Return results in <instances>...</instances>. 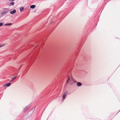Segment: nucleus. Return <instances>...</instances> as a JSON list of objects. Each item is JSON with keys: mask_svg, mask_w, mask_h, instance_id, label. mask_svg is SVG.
Returning a JSON list of instances; mask_svg holds the SVG:
<instances>
[{"mask_svg": "<svg viewBox=\"0 0 120 120\" xmlns=\"http://www.w3.org/2000/svg\"><path fill=\"white\" fill-rule=\"evenodd\" d=\"M67 94V91L65 92L63 94V101L65 99V97Z\"/></svg>", "mask_w": 120, "mask_h": 120, "instance_id": "3", "label": "nucleus"}, {"mask_svg": "<svg viewBox=\"0 0 120 120\" xmlns=\"http://www.w3.org/2000/svg\"><path fill=\"white\" fill-rule=\"evenodd\" d=\"M9 9L7 8H4L2 11L1 12L0 14L2 16H3L4 15L7 13L9 11Z\"/></svg>", "mask_w": 120, "mask_h": 120, "instance_id": "1", "label": "nucleus"}, {"mask_svg": "<svg viewBox=\"0 0 120 120\" xmlns=\"http://www.w3.org/2000/svg\"><path fill=\"white\" fill-rule=\"evenodd\" d=\"M11 85V83H6L4 85V86H10Z\"/></svg>", "mask_w": 120, "mask_h": 120, "instance_id": "4", "label": "nucleus"}, {"mask_svg": "<svg viewBox=\"0 0 120 120\" xmlns=\"http://www.w3.org/2000/svg\"><path fill=\"white\" fill-rule=\"evenodd\" d=\"M12 24L11 23H7L4 25L5 26H10Z\"/></svg>", "mask_w": 120, "mask_h": 120, "instance_id": "10", "label": "nucleus"}, {"mask_svg": "<svg viewBox=\"0 0 120 120\" xmlns=\"http://www.w3.org/2000/svg\"><path fill=\"white\" fill-rule=\"evenodd\" d=\"M35 7V6L34 5H31L30 6V8H34Z\"/></svg>", "mask_w": 120, "mask_h": 120, "instance_id": "11", "label": "nucleus"}, {"mask_svg": "<svg viewBox=\"0 0 120 120\" xmlns=\"http://www.w3.org/2000/svg\"><path fill=\"white\" fill-rule=\"evenodd\" d=\"M69 80H70V84L71 85H72L75 82L74 79L72 77L71 78L69 77H68V79L67 80L66 83H68L69 82Z\"/></svg>", "mask_w": 120, "mask_h": 120, "instance_id": "2", "label": "nucleus"}, {"mask_svg": "<svg viewBox=\"0 0 120 120\" xmlns=\"http://www.w3.org/2000/svg\"><path fill=\"white\" fill-rule=\"evenodd\" d=\"M29 108V107L28 106H27L24 109V110H26L27 109H28Z\"/></svg>", "mask_w": 120, "mask_h": 120, "instance_id": "13", "label": "nucleus"}, {"mask_svg": "<svg viewBox=\"0 0 120 120\" xmlns=\"http://www.w3.org/2000/svg\"><path fill=\"white\" fill-rule=\"evenodd\" d=\"M24 8L23 7H21L20 9V11L21 12L23 11L24 10Z\"/></svg>", "mask_w": 120, "mask_h": 120, "instance_id": "8", "label": "nucleus"}, {"mask_svg": "<svg viewBox=\"0 0 120 120\" xmlns=\"http://www.w3.org/2000/svg\"><path fill=\"white\" fill-rule=\"evenodd\" d=\"M9 1H14L15 0H9Z\"/></svg>", "mask_w": 120, "mask_h": 120, "instance_id": "15", "label": "nucleus"}, {"mask_svg": "<svg viewBox=\"0 0 120 120\" xmlns=\"http://www.w3.org/2000/svg\"><path fill=\"white\" fill-rule=\"evenodd\" d=\"M4 24L3 22H1L0 23V26H2Z\"/></svg>", "mask_w": 120, "mask_h": 120, "instance_id": "14", "label": "nucleus"}, {"mask_svg": "<svg viewBox=\"0 0 120 120\" xmlns=\"http://www.w3.org/2000/svg\"><path fill=\"white\" fill-rule=\"evenodd\" d=\"M3 46V45H1V46H0V47H1V46Z\"/></svg>", "mask_w": 120, "mask_h": 120, "instance_id": "16", "label": "nucleus"}, {"mask_svg": "<svg viewBox=\"0 0 120 120\" xmlns=\"http://www.w3.org/2000/svg\"><path fill=\"white\" fill-rule=\"evenodd\" d=\"M82 85V83L80 82H78L77 83V85L78 86H80Z\"/></svg>", "mask_w": 120, "mask_h": 120, "instance_id": "7", "label": "nucleus"}, {"mask_svg": "<svg viewBox=\"0 0 120 120\" xmlns=\"http://www.w3.org/2000/svg\"><path fill=\"white\" fill-rule=\"evenodd\" d=\"M14 4L15 3L14 2H12L10 4L12 5H14Z\"/></svg>", "mask_w": 120, "mask_h": 120, "instance_id": "12", "label": "nucleus"}, {"mask_svg": "<svg viewBox=\"0 0 120 120\" xmlns=\"http://www.w3.org/2000/svg\"><path fill=\"white\" fill-rule=\"evenodd\" d=\"M16 12V11L15 9H14L13 11H11L10 12V14H13L15 13Z\"/></svg>", "mask_w": 120, "mask_h": 120, "instance_id": "5", "label": "nucleus"}, {"mask_svg": "<svg viewBox=\"0 0 120 120\" xmlns=\"http://www.w3.org/2000/svg\"><path fill=\"white\" fill-rule=\"evenodd\" d=\"M33 113V112L32 110L28 112V114L30 115L29 116H30Z\"/></svg>", "mask_w": 120, "mask_h": 120, "instance_id": "6", "label": "nucleus"}, {"mask_svg": "<svg viewBox=\"0 0 120 120\" xmlns=\"http://www.w3.org/2000/svg\"><path fill=\"white\" fill-rule=\"evenodd\" d=\"M16 76H15L13 77L12 78V79L11 80V82L13 80H14V79H15L16 78Z\"/></svg>", "mask_w": 120, "mask_h": 120, "instance_id": "9", "label": "nucleus"}]
</instances>
